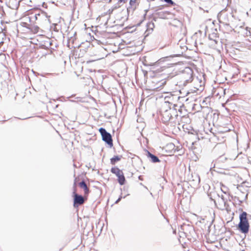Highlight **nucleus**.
<instances>
[{"mask_svg":"<svg viewBox=\"0 0 251 251\" xmlns=\"http://www.w3.org/2000/svg\"><path fill=\"white\" fill-rule=\"evenodd\" d=\"M78 185H79V186L81 188H82V189H83L84 190V197H86V199H87V196L89 195V192H90L89 189L88 187V186H87V184H86V183L84 181H82L79 182Z\"/></svg>","mask_w":251,"mask_h":251,"instance_id":"11","label":"nucleus"},{"mask_svg":"<svg viewBox=\"0 0 251 251\" xmlns=\"http://www.w3.org/2000/svg\"><path fill=\"white\" fill-rule=\"evenodd\" d=\"M127 1V0H119L118 2H119V3L123 2L125 3Z\"/></svg>","mask_w":251,"mask_h":251,"instance_id":"23","label":"nucleus"},{"mask_svg":"<svg viewBox=\"0 0 251 251\" xmlns=\"http://www.w3.org/2000/svg\"><path fill=\"white\" fill-rule=\"evenodd\" d=\"M240 222L238 228L240 231L243 233H247L249 232L250 225L247 219V213L243 212L239 216Z\"/></svg>","mask_w":251,"mask_h":251,"instance_id":"2","label":"nucleus"},{"mask_svg":"<svg viewBox=\"0 0 251 251\" xmlns=\"http://www.w3.org/2000/svg\"><path fill=\"white\" fill-rule=\"evenodd\" d=\"M34 21H32V20L28 21V23H29V24H34Z\"/></svg>","mask_w":251,"mask_h":251,"instance_id":"25","label":"nucleus"},{"mask_svg":"<svg viewBox=\"0 0 251 251\" xmlns=\"http://www.w3.org/2000/svg\"><path fill=\"white\" fill-rule=\"evenodd\" d=\"M99 131L102 136V140L110 147H112L113 146V140L111 134L102 127L99 129Z\"/></svg>","mask_w":251,"mask_h":251,"instance_id":"5","label":"nucleus"},{"mask_svg":"<svg viewBox=\"0 0 251 251\" xmlns=\"http://www.w3.org/2000/svg\"><path fill=\"white\" fill-rule=\"evenodd\" d=\"M136 0H130L129 1V6L127 8V10L129 9H132L134 10L136 8Z\"/></svg>","mask_w":251,"mask_h":251,"instance_id":"17","label":"nucleus"},{"mask_svg":"<svg viewBox=\"0 0 251 251\" xmlns=\"http://www.w3.org/2000/svg\"><path fill=\"white\" fill-rule=\"evenodd\" d=\"M28 29H29L31 32L37 33L38 31L39 27L34 24H30Z\"/></svg>","mask_w":251,"mask_h":251,"instance_id":"15","label":"nucleus"},{"mask_svg":"<svg viewBox=\"0 0 251 251\" xmlns=\"http://www.w3.org/2000/svg\"><path fill=\"white\" fill-rule=\"evenodd\" d=\"M204 90V86L200 85L199 87L196 86L194 87L193 89H191L190 91H188L186 92V94H190V93H196L197 94L201 93Z\"/></svg>","mask_w":251,"mask_h":251,"instance_id":"10","label":"nucleus"},{"mask_svg":"<svg viewBox=\"0 0 251 251\" xmlns=\"http://www.w3.org/2000/svg\"><path fill=\"white\" fill-rule=\"evenodd\" d=\"M111 172L117 176L118 177V181L120 185H123L125 184L126 178L121 170L117 167H114L111 169Z\"/></svg>","mask_w":251,"mask_h":251,"instance_id":"4","label":"nucleus"},{"mask_svg":"<svg viewBox=\"0 0 251 251\" xmlns=\"http://www.w3.org/2000/svg\"><path fill=\"white\" fill-rule=\"evenodd\" d=\"M31 16H26L23 18V20L25 22L28 23V21L31 20Z\"/></svg>","mask_w":251,"mask_h":251,"instance_id":"21","label":"nucleus"},{"mask_svg":"<svg viewBox=\"0 0 251 251\" xmlns=\"http://www.w3.org/2000/svg\"><path fill=\"white\" fill-rule=\"evenodd\" d=\"M221 189L222 191L225 194H226L228 192V188L225 185H224L223 183H221Z\"/></svg>","mask_w":251,"mask_h":251,"instance_id":"18","label":"nucleus"},{"mask_svg":"<svg viewBox=\"0 0 251 251\" xmlns=\"http://www.w3.org/2000/svg\"><path fill=\"white\" fill-rule=\"evenodd\" d=\"M174 110L169 108L168 109L162 110L161 112V120L165 125L169 124H173L175 122L173 121L174 117L172 116V113Z\"/></svg>","mask_w":251,"mask_h":251,"instance_id":"3","label":"nucleus"},{"mask_svg":"<svg viewBox=\"0 0 251 251\" xmlns=\"http://www.w3.org/2000/svg\"><path fill=\"white\" fill-rule=\"evenodd\" d=\"M40 16V14L33 15L31 16V20L34 21L35 22V21H36L37 20V17Z\"/></svg>","mask_w":251,"mask_h":251,"instance_id":"20","label":"nucleus"},{"mask_svg":"<svg viewBox=\"0 0 251 251\" xmlns=\"http://www.w3.org/2000/svg\"><path fill=\"white\" fill-rule=\"evenodd\" d=\"M181 79L180 83L185 85L191 82L193 79V71L190 67H186L179 75Z\"/></svg>","mask_w":251,"mask_h":251,"instance_id":"1","label":"nucleus"},{"mask_svg":"<svg viewBox=\"0 0 251 251\" xmlns=\"http://www.w3.org/2000/svg\"><path fill=\"white\" fill-rule=\"evenodd\" d=\"M82 52H83L82 53H83V52H85V50H82Z\"/></svg>","mask_w":251,"mask_h":251,"instance_id":"28","label":"nucleus"},{"mask_svg":"<svg viewBox=\"0 0 251 251\" xmlns=\"http://www.w3.org/2000/svg\"><path fill=\"white\" fill-rule=\"evenodd\" d=\"M227 13L226 10H223L218 14V18L220 23H226L228 21Z\"/></svg>","mask_w":251,"mask_h":251,"instance_id":"8","label":"nucleus"},{"mask_svg":"<svg viewBox=\"0 0 251 251\" xmlns=\"http://www.w3.org/2000/svg\"><path fill=\"white\" fill-rule=\"evenodd\" d=\"M179 92L180 94H181V93H183V92L181 91V90H179Z\"/></svg>","mask_w":251,"mask_h":251,"instance_id":"26","label":"nucleus"},{"mask_svg":"<svg viewBox=\"0 0 251 251\" xmlns=\"http://www.w3.org/2000/svg\"><path fill=\"white\" fill-rule=\"evenodd\" d=\"M223 91H224V94H226V89H225Z\"/></svg>","mask_w":251,"mask_h":251,"instance_id":"27","label":"nucleus"},{"mask_svg":"<svg viewBox=\"0 0 251 251\" xmlns=\"http://www.w3.org/2000/svg\"><path fill=\"white\" fill-rule=\"evenodd\" d=\"M180 97L177 95H168L165 97L164 100L166 103L173 105L174 107L177 106V101H178Z\"/></svg>","mask_w":251,"mask_h":251,"instance_id":"7","label":"nucleus"},{"mask_svg":"<svg viewBox=\"0 0 251 251\" xmlns=\"http://www.w3.org/2000/svg\"><path fill=\"white\" fill-rule=\"evenodd\" d=\"M167 153H172L176 151L175 145L172 143H169L164 147Z\"/></svg>","mask_w":251,"mask_h":251,"instance_id":"9","label":"nucleus"},{"mask_svg":"<svg viewBox=\"0 0 251 251\" xmlns=\"http://www.w3.org/2000/svg\"><path fill=\"white\" fill-rule=\"evenodd\" d=\"M155 14L161 19H166L167 16L169 14V12L167 11H158V10H155Z\"/></svg>","mask_w":251,"mask_h":251,"instance_id":"12","label":"nucleus"},{"mask_svg":"<svg viewBox=\"0 0 251 251\" xmlns=\"http://www.w3.org/2000/svg\"><path fill=\"white\" fill-rule=\"evenodd\" d=\"M74 194V207H77L79 205L83 204L86 199V197H82L81 195H78L76 193L75 190L73 192Z\"/></svg>","mask_w":251,"mask_h":251,"instance_id":"6","label":"nucleus"},{"mask_svg":"<svg viewBox=\"0 0 251 251\" xmlns=\"http://www.w3.org/2000/svg\"><path fill=\"white\" fill-rule=\"evenodd\" d=\"M149 156L151 157L152 162L156 163V162H158L160 161L159 159H158V158L157 156L153 155L151 153L149 152Z\"/></svg>","mask_w":251,"mask_h":251,"instance_id":"16","label":"nucleus"},{"mask_svg":"<svg viewBox=\"0 0 251 251\" xmlns=\"http://www.w3.org/2000/svg\"><path fill=\"white\" fill-rule=\"evenodd\" d=\"M220 159H223V157H220Z\"/></svg>","mask_w":251,"mask_h":251,"instance_id":"29","label":"nucleus"},{"mask_svg":"<svg viewBox=\"0 0 251 251\" xmlns=\"http://www.w3.org/2000/svg\"><path fill=\"white\" fill-rule=\"evenodd\" d=\"M51 44H52L50 41V39H47V40L45 41L44 44L40 45V47L42 49H48L50 48Z\"/></svg>","mask_w":251,"mask_h":251,"instance_id":"13","label":"nucleus"},{"mask_svg":"<svg viewBox=\"0 0 251 251\" xmlns=\"http://www.w3.org/2000/svg\"><path fill=\"white\" fill-rule=\"evenodd\" d=\"M30 24H29L27 22H23L21 23V25L24 27H25L27 28V29L29 28V26H30Z\"/></svg>","mask_w":251,"mask_h":251,"instance_id":"19","label":"nucleus"},{"mask_svg":"<svg viewBox=\"0 0 251 251\" xmlns=\"http://www.w3.org/2000/svg\"><path fill=\"white\" fill-rule=\"evenodd\" d=\"M122 199V197L120 196L119 199L115 201V203H118Z\"/></svg>","mask_w":251,"mask_h":251,"instance_id":"24","label":"nucleus"},{"mask_svg":"<svg viewBox=\"0 0 251 251\" xmlns=\"http://www.w3.org/2000/svg\"><path fill=\"white\" fill-rule=\"evenodd\" d=\"M2 43H3L2 42H1L0 43V45L1 44H2Z\"/></svg>","mask_w":251,"mask_h":251,"instance_id":"30","label":"nucleus"},{"mask_svg":"<svg viewBox=\"0 0 251 251\" xmlns=\"http://www.w3.org/2000/svg\"><path fill=\"white\" fill-rule=\"evenodd\" d=\"M122 158V155H116L110 159V163L112 165H115L116 162L121 160Z\"/></svg>","mask_w":251,"mask_h":251,"instance_id":"14","label":"nucleus"},{"mask_svg":"<svg viewBox=\"0 0 251 251\" xmlns=\"http://www.w3.org/2000/svg\"><path fill=\"white\" fill-rule=\"evenodd\" d=\"M149 27H151V29H153V28L154 27V25L153 23H151L148 25Z\"/></svg>","mask_w":251,"mask_h":251,"instance_id":"22","label":"nucleus"}]
</instances>
